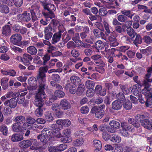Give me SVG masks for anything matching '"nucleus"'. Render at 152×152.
Segmentation results:
<instances>
[{
  "instance_id": "nucleus-1",
  "label": "nucleus",
  "mask_w": 152,
  "mask_h": 152,
  "mask_svg": "<svg viewBox=\"0 0 152 152\" xmlns=\"http://www.w3.org/2000/svg\"><path fill=\"white\" fill-rule=\"evenodd\" d=\"M45 87L43 86L40 87L39 86L38 93L36 95L34 104L38 107H42L44 104L42 99H45L46 97V95L44 91Z\"/></svg>"
},
{
  "instance_id": "nucleus-2",
  "label": "nucleus",
  "mask_w": 152,
  "mask_h": 152,
  "mask_svg": "<svg viewBox=\"0 0 152 152\" xmlns=\"http://www.w3.org/2000/svg\"><path fill=\"white\" fill-rule=\"evenodd\" d=\"M48 68L46 67H40L39 69V74L37 78L39 84V86L46 87V78L45 72H47Z\"/></svg>"
},
{
  "instance_id": "nucleus-3",
  "label": "nucleus",
  "mask_w": 152,
  "mask_h": 152,
  "mask_svg": "<svg viewBox=\"0 0 152 152\" xmlns=\"http://www.w3.org/2000/svg\"><path fill=\"white\" fill-rule=\"evenodd\" d=\"M145 116L142 115L138 114L135 117L137 121H140L141 125L144 127L149 129H151L152 127V121L151 122L148 120L145 119Z\"/></svg>"
},
{
  "instance_id": "nucleus-4",
  "label": "nucleus",
  "mask_w": 152,
  "mask_h": 152,
  "mask_svg": "<svg viewBox=\"0 0 152 152\" xmlns=\"http://www.w3.org/2000/svg\"><path fill=\"white\" fill-rule=\"evenodd\" d=\"M122 130L121 133L124 137L127 136L130 132H133L134 129L132 126L129 123L125 122H123L121 124Z\"/></svg>"
},
{
  "instance_id": "nucleus-5",
  "label": "nucleus",
  "mask_w": 152,
  "mask_h": 152,
  "mask_svg": "<svg viewBox=\"0 0 152 152\" xmlns=\"http://www.w3.org/2000/svg\"><path fill=\"white\" fill-rule=\"evenodd\" d=\"M56 88L57 89L54 92V96H52L49 100L51 103L52 102V99L56 100V97L61 98L64 96L65 95V93L62 91L63 88L61 86L59 85H56Z\"/></svg>"
},
{
  "instance_id": "nucleus-6",
  "label": "nucleus",
  "mask_w": 152,
  "mask_h": 152,
  "mask_svg": "<svg viewBox=\"0 0 152 152\" xmlns=\"http://www.w3.org/2000/svg\"><path fill=\"white\" fill-rule=\"evenodd\" d=\"M110 36L108 37L107 39L110 42L111 46L115 47L118 45V42L117 41L116 37L118 36V34L115 31L112 32L110 33Z\"/></svg>"
},
{
  "instance_id": "nucleus-7",
  "label": "nucleus",
  "mask_w": 152,
  "mask_h": 152,
  "mask_svg": "<svg viewBox=\"0 0 152 152\" xmlns=\"http://www.w3.org/2000/svg\"><path fill=\"white\" fill-rule=\"evenodd\" d=\"M22 37L19 34H12L10 38V42L14 45H19L21 43Z\"/></svg>"
},
{
  "instance_id": "nucleus-8",
  "label": "nucleus",
  "mask_w": 152,
  "mask_h": 152,
  "mask_svg": "<svg viewBox=\"0 0 152 152\" xmlns=\"http://www.w3.org/2000/svg\"><path fill=\"white\" fill-rule=\"evenodd\" d=\"M39 7L37 4H34L31 6V12L32 15V20L35 21L37 19L36 14L40 13L39 10Z\"/></svg>"
},
{
  "instance_id": "nucleus-9",
  "label": "nucleus",
  "mask_w": 152,
  "mask_h": 152,
  "mask_svg": "<svg viewBox=\"0 0 152 152\" xmlns=\"http://www.w3.org/2000/svg\"><path fill=\"white\" fill-rule=\"evenodd\" d=\"M37 142L36 139H31L29 140H23L19 142V145L20 147L26 148L31 146L32 144H35Z\"/></svg>"
},
{
  "instance_id": "nucleus-10",
  "label": "nucleus",
  "mask_w": 152,
  "mask_h": 152,
  "mask_svg": "<svg viewBox=\"0 0 152 152\" xmlns=\"http://www.w3.org/2000/svg\"><path fill=\"white\" fill-rule=\"evenodd\" d=\"M18 58H20L21 62L25 65L30 64L33 59L31 56L28 53L23 54L22 57L18 56Z\"/></svg>"
},
{
  "instance_id": "nucleus-11",
  "label": "nucleus",
  "mask_w": 152,
  "mask_h": 152,
  "mask_svg": "<svg viewBox=\"0 0 152 152\" xmlns=\"http://www.w3.org/2000/svg\"><path fill=\"white\" fill-rule=\"evenodd\" d=\"M60 106L58 104L55 103L52 106V110L55 112L56 115L58 118H61L63 115V112L60 110Z\"/></svg>"
},
{
  "instance_id": "nucleus-12",
  "label": "nucleus",
  "mask_w": 152,
  "mask_h": 152,
  "mask_svg": "<svg viewBox=\"0 0 152 152\" xmlns=\"http://www.w3.org/2000/svg\"><path fill=\"white\" fill-rule=\"evenodd\" d=\"M52 27L50 24L46 27L44 29L45 38L47 40H49L52 37L53 34L51 32Z\"/></svg>"
},
{
  "instance_id": "nucleus-13",
  "label": "nucleus",
  "mask_w": 152,
  "mask_h": 152,
  "mask_svg": "<svg viewBox=\"0 0 152 152\" xmlns=\"http://www.w3.org/2000/svg\"><path fill=\"white\" fill-rule=\"evenodd\" d=\"M148 73L146 74L144 77V83L146 85H148V82L151 83L152 79L151 77V73L152 72V66L147 69Z\"/></svg>"
},
{
  "instance_id": "nucleus-14",
  "label": "nucleus",
  "mask_w": 152,
  "mask_h": 152,
  "mask_svg": "<svg viewBox=\"0 0 152 152\" xmlns=\"http://www.w3.org/2000/svg\"><path fill=\"white\" fill-rule=\"evenodd\" d=\"M91 58L96 64L101 65L103 66H105V64L102 60V57L101 55H93L91 56Z\"/></svg>"
},
{
  "instance_id": "nucleus-15",
  "label": "nucleus",
  "mask_w": 152,
  "mask_h": 152,
  "mask_svg": "<svg viewBox=\"0 0 152 152\" xmlns=\"http://www.w3.org/2000/svg\"><path fill=\"white\" fill-rule=\"evenodd\" d=\"M149 83L148 82V85H146L144 83V80H143V84L145 86L142 90V93L145 96L146 99L152 98V94H151V89L149 90L148 89V88L150 86V85Z\"/></svg>"
},
{
  "instance_id": "nucleus-16",
  "label": "nucleus",
  "mask_w": 152,
  "mask_h": 152,
  "mask_svg": "<svg viewBox=\"0 0 152 152\" xmlns=\"http://www.w3.org/2000/svg\"><path fill=\"white\" fill-rule=\"evenodd\" d=\"M109 125L110 126L111 128L108 130L109 132L113 133L115 132L116 129L119 128V123L115 121H112L110 122Z\"/></svg>"
},
{
  "instance_id": "nucleus-17",
  "label": "nucleus",
  "mask_w": 152,
  "mask_h": 152,
  "mask_svg": "<svg viewBox=\"0 0 152 152\" xmlns=\"http://www.w3.org/2000/svg\"><path fill=\"white\" fill-rule=\"evenodd\" d=\"M56 123L58 125L65 127H69L71 124L69 119H58L56 121Z\"/></svg>"
},
{
  "instance_id": "nucleus-18",
  "label": "nucleus",
  "mask_w": 152,
  "mask_h": 152,
  "mask_svg": "<svg viewBox=\"0 0 152 152\" xmlns=\"http://www.w3.org/2000/svg\"><path fill=\"white\" fill-rule=\"evenodd\" d=\"M5 106H8L10 108H14L17 105V102L16 99L15 98H12L10 100L6 101L4 103Z\"/></svg>"
},
{
  "instance_id": "nucleus-19",
  "label": "nucleus",
  "mask_w": 152,
  "mask_h": 152,
  "mask_svg": "<svg viewBox=\"0 0 152 152\" xmlns=\"http://www.w3.org/2000/svg\"><path fill=\"white\" fill-rule=\"evenodd\" d=\"M19 19L23 21H28L31 19V15L29 13L25 12L22 14L18 15Z\"/></svg>"
},
{
  "instance_id": "nucleus-20",
  "label": "nucleus",
  "mask_w": 152,
  "mask_h": 152,
  "mask_svg": "<svg viewBox=\"0 0 152 152\" xmlns=\"http://www.w3.org/2000/svg\"><path fill=\"white\" fill-rule=\"evenodd\" d=\"M56 66L57 68L56 69H52L48 71V72L51 73L52 72H61L63 71V69L62 68L63 64L62 63L60 62H56Z\"/></svg>"
},
{
  "instance_id": "nucleus-21",
  "label": "nucleus",
  "mask_w": 152,
  "mask_h": 152,
  "mask_svg": "<svg viewBox=\"0 0 152 152\" xmlns=\"http://www.w3.org/2000/svg\"><path fill=\"white\" fill-rule=\"evenodd\" d=\"M60 104L62 108L64 110H68L71 107L70 103L65 99L62 100L61 101Z\"/></svg>"
},
{
  "instance_id": "nucleus-22",
  "label": "nucleus",
  "mask_w": 152,
  "mask_h": 152,
  "mask_svg": "<svg viewBox=\"0 0 152 152\" xmlns=\"http://www.w3.org/2000/svg\"><path fill=\"white\" fill-rule=\"evenodd\" d=\"M10 137L11 140L13 142H18L23 139L22 135L17 133L13 134Z\"/></svg>"
},
{
  "instance_id": "nucleus-23",
  "label": "nucleus",
  "mask_w": 152,
  "mask_h": 152,
  "mask_svg": "<svg viewBox=\"0 0 152 152\" xmlns=\"http://www.w3.org/2000/svg\"><path fill=\"white\" fill-rule=\"evenodd\" d=\"M12 0H8L7 2L9 6H12L13 4L16 7H20L22 4L23 0H13V3L12 2Z\"/></svg>"
},
{
  "instance_id": "nucleus-24",
  "label": "nucleus",
  "mask_w": 152,
  "mask_h": 152,
  "mask_svg": "<svg viewBox=\"0 0 152 152\" xmlns=\"http://www.w3.org/2000/svg\"><path fill=\"white\" fill-rule=\"evenodd\" d=\"M11 33V31L9 26L6 25L2 28V34L6 36H9Z\"/></svg>"
},
{
  "instance_id": "nucleus-25",
  "label": "nucleus",
  "mask_w": 152,
  "mask_h": 152,
  "mask_svg": "<svg viewBox=\"0 0 152 152\" xmlns=\"http://www.w3.org/2000/svg\"><path fill=\"white\" fill-rule=\"evenodd\" d=\"M122 106V104L120 101L116 100L112 103V107L113 109L115 110L120 109Z\"/></svg>"
},
{
  "instance_id": "nucleus-26",
  "label": "nucleus",
  "mask_w": 152,
  "mask_h": 152,
  "mask_svg": "<svg viewBox=\"0 0 152 152\" xmlns=\"http://www.w3.org/2000/svg\"><path fill=\"white\" fill-rule=\"evenodd\" d=\"M27 52L30 55H35L37 52V50L36 48L34 46H30L26 49Z\"/></svg>"
},
{
  "instance_id": "nucleus-27",
  "label": "nucleus",
  "mask_w": 152,
  "mask_h": 152,
  "mask_svg": "<svg viewBox=\"0 0 152 152\" xmlns=\"http://www.w3.org/2000/svg\"><path fill=\"white\" fill-rule=\"evenodd\" d=\"M61 35L60 33L58 32L54 34L52 37V43L54 44L59 42L60 40Z\"/></svg>"
},
{
  "instance_id": "nucleus-28",
  "label": "nucleus",
  "mask_w": 152,
  "mask_h": 152,
  "mask_svg": "<svg viewBox=\"0 0 152 152\" xmlns=\"http://www.w3.org/2000/svg\"><path fill=\"white\" fill-rule=\"evenodd\" d=\"M136 35L135 39L134 37H132V39L134 41V43L137 45V44H140L142 43V38L141 36L139 34H137Z\"/></svg>"
},
{
  "instance_id": "nucleus-29",
  "label": "nucleus",
  "mask_w": 152,
  "mask_h": 152,
  "mask_svg": "<svg viewBox=\"0 0 152 152\" xmlns=\"http://www.w3.org/2000/svg\"><path fill=\"white\" fill-rule=\"evenodd\" d=\"M1 145L3 149L5 150L10 148V145L9 144L8 141L7 139L2 140L1 142Z\"/></svg>"
},
{
  "instance_id": "nucleus-30",
  "label": "nucleus",
  "mask_w": 152,
  "mask_h": 152,
  "mask_svg": "<svg viewBox=\"0 0 152 152\" xmlns=\"http://www.w3.org/2000/svg\"><path fill=\"white\" fill-rule=\"evenodd\" d=\"M0 132L3 135L7 136L8 134V128L7 126L4 125H1L0 126Z\"/></svg>"
},
{
  "instance_id": "nucleus-31",
  "label": "nucleus",
  "mask_w": 152,
  "mask_h": 152,
  "mask_svg": "<svg viewBox=\"0 0 152 152\" xmlns=\"http://www.w3.org/2000/svg\"><path fill=\"white\" fill-rule=\"evenodd\" d=\"M70 79L71 82L75 85H78L80 82V78L77 76H72Z\"/></svg>"
},
{
  "instance_id": "nucleus-32",
  "label": "nucleus",
  "mask_w": 152,
  "mask_h": 152,
  "mask_svg": "<svg viewBox=\"0 0 152 152\" xmlns=\"http://www.w3.org/2000/svg\"><path fill=\"white\" fill-rule=\"evenodd\" d=\"M25 117L22 115H18L15 117L14 118V121L19 124H23L25 122Z\"/></svg>"
},
{
  "instance_id": "nucleus-33",
  "label": "nucleus",
  "mask_w": 152,
  "mask_h": 152,
  "mask_svg": "<svg viewBox=\"0 0 152 152\" xmlns=\"http://www.w3.org/2000/svg\"><path fill=\"white\" fill-rule=\"evenodd\" d=\"M139 86L137 85H133L132 87L131 91L134 95L138 96L140 94H141L139 90Z\"/></svg>"
},
{
  "instance_id": "nucleus-34",
  "label": "nucleus",
  "mask_w": 152,
  "mask_h": 152,
  "mask_svg": "<svg viewBox=\"0 0 152 152\" xmlns=\"http://www.w3.org/2000/svg\"><path fill=\"white\" fill-rule=\"evenodd\" d=\"M9 78L7 77H4L2 78L1 80V83L3 89H6L8 87L7 82Z\"/></svg>"
},
{
  "instance_id": "nucleus-35",
  "label": "nucleus",
  "mask_w": 152,
  "mask_h": 152,
  "mask_svg": "<svg viewBox=\"0 0 152 152\" xmlns=\"http://www.w3.org/2000/svg\"><path fill=\"white\" fill-rule=\"evenodd\" d=\"M12 127V131L15 132H19L21 130V127L19 124L16 122L13 124Z\"/></svg>"
},
{
  "instance_id": "nucleus-36",
  "label": "nucleus",
  "mask_w": 152,
  "mask_h": 152,
  "mask_svg": "<svg viewBox=\"0 0 152 152\" xmlns=\"http://www.w3.org/2000/svg\"><path fill=\"white\" fill-rule=\"evenodd\" d=\"M37 82L36 79L34 77H30L28 80V83L30 86L32 87H35L37 85Z\"/></svg>"
},
{
  "instance_id": "nucleus-37",
  "label": "nucleus",
  "mask_w": 152,
  "mask_h": 152,
  "mask_svg": "<svg viewBox=\"0 0 152 152\" xmlns=\"http://www.w3.org/2000/svg\"><path fill=\"white\" fill-rule=\"evenodd\" d=\"M110 140L113 142L119 143L121 142V138L118 135L113 134L112 135Z\"/></svg>"
},
{
  "instance_id": "nucleus-38",
  "label": "nucleus",
  "mask_w": 152,
  "mask_h": 152,
  "mask_svg": "<svg viewBox=\"0 0 152 152\" xmlns=\"http://www.w3.org/2000/svg\"><path fill=\"white\" fill-rule=\"evenodd\" d=\"M61 140L62 142L68 143L71 142L72 139L71 136H64L61 138Z\"/></svg>"
},
{
  "instance_id": "nucleus-39",
  "label": "nucleus",
  "mask_w": 152,
  "mask_h": 152,
  "mask_svg": "<svg viewBox=\"0 0 152 152\" xmlns=\"http://www.w3.org/2000/svg\"><path fill=\"white\" fill-rule=\"evenodd\" d=\"M84 142L83 139H77L73 141V145L76 147H80L82 145Z\"/></svg>"
},
{
  "instance_id": "nucleus-40",
  "label": "nucleus",
  "mask_w": 152,
  "mask_h": 152,
  "mask_svg": "<svg viewBox=\"0 0 152 152\" xmlns=\"http://www.w3.org/2000/svg\"><path fill=\"white\" fill-rule=\"evenodd\" d=\"M85 88L84 85L83 84H81L78 86L77 90V94L78 95H81L84 91Z\"/></svg>"
},
{
  "instance_id": "nucleus-41",
  "label": "nucleus",
  "mask_w": 152,
  "mask_h": 152,
  "mask_svg": "<svg viewBox=\"0 0 152 152\" xmlns=\"http://www.w3.org/2000/svg\"><path fill=\"white\" fill-rule=\"evenodd\" d=\"M85 85L87 88L89 89L94 87L95 84L93 81L88 80L86 81Z\"/></svg>"
},
{
  "instance_id": "nucleus-42",
  "label": "nucleus",
  "mask_w": 152,
  "mask_h": 152,
  "mask_svg": "<svg viewBox=\"0 0 152 152\" xmlns=\"http://www.w3.org/2000/svg\"><path fill=\"white\" fill-rule=\"evenodd\" d=\"M0 12L1 13H7L9 12L8 7L4 5H0Z\"/></svg>"
},
{
  "instance_id": "nucleus-43",
  "label": "nucleus",
  "mask_w": 152,
  "mask_h": 152,
  "mask_svg": "<svg viewBox=\"0 0 152 152\" xmlns=\"http://www.w3.org/2000/svg\"><path fill=\"white\" fill-rule=\"evenodd\" d=\"M121 13L125 16H128L129 18L132 19L134 14L131 13V11L129 10H124L121 11Z\"/></svg>"
},
{
  "instance_id": "nucleus-44",
  "label": "nucleus",
  "mask_w": 152,
  "mask_h": 152,
  "mask_svg": "<svg viewBox=\"0 0 152 152\" xmlns=\"http://www.w3.org/2000/svg\"><path fill=\"white\" fill-rule=\"evenodd\" d=\"M128 123H130L132 124L134 126L137 128L139 127L140 126V124L136 121H135L134 119L129 118L128 120Z\"/></svg>"
},
{
  "instance_id": "nucleus-45",
  "label": "nucleus",
  "mask_w": 152,
  "mask_h": 152,
  "mask_svg": "<svg viewBox=\"0 0 152 152\" xmlns=\"http://www.w3.org/2000/svg\"><path fill=\"white\" fill-rule=\"evenodd\" d=\"M42 133L47 138L48 137L50 136L52 134L51 132L49 130L48 128H45L42 131Z\"/></svg>"
},
{
  "instance_id": "nucleus-46",
  "label": "nucleus",
  "mask_w": 152,
  "mask_h": 152,
  "mask_svg": "<svg viewBox=\"0 0 152 152\" xmlns=\"http://www.w3.org/2000/svg\"><path fill=\"white\" fill-rule=\"evenodd\" d=\"M151 47H148L145 49L140 50V52L143 54L148 55L151 53Z\"/></svg>"
},
{
  "instance_id": "nucleus-47",
  "label": "nucleus",
  "mask_w": 152,
  "mask_h": 152,
  "mask_svg": "<svg viewBox=\"0 0 152 152\" xmlns=\"http://www.w3.org/2000/svg\"><path fill=\"white\" fill-rule=\"evenodd\" d=\"M143 40L145 43L147 44L152 43V39L148 35L144 36L143 38Z\"/></svg>"
},
{
  "instance_id": "nucleus-48",
  "label": "nucleus",
  "mask_w": 152,
  "mask_h": 152,
  "mask_svg": "<svg viewBox=\"0 0 152 152\" xmlns=\"http://www.w3.org/2000/svg\"><path fill=\"white\" fill-rule=\"evenodd\" d=\"M47 138L46 137L43 135V134L42 133L41 134H39L37 136L38 139L40 140L41 142L45 143H46L48 142Z\"/></svg>"
},
{
  "instance_id": "nucleus-49",
  "label": "nucleus",
  "mask_w": 152,
  "mask_h": 152,
  "mask_svg": "<svg viewBox=\"0 0 152 152\" xmlns=\"http://www.w3.org/2000/svg\"><path fill=\"white\" fill-rule=\"evenodd\" d=\"M10 48L12 50L16 53H21L23 52V50L22 49L14 45L11 46Z\"/></svg>"
},
{
  "instance_id": "nucleus-50",
  "label": "nucleus",
  "mask_w": 152,
  "mask_h": 152,
  "mask_svg": "<svg viewBox=\"0 0 152 152\" xmlns=\"http://www.w3.org/2000/svg\"><path fill=\"white\" fill-rule=\"evenodd\" d=\"M126 31L130 37H134L135 34H136L137 33L135 32L133 29L131 27H128L127 28Z\"/></svg>"
},
{
  "instance_id": "nucleus-51",
  "label": "nucleus",
  "mask_w": 152,
  "mask_h": 152,
  "mask_svg": "<svg viewBox=\"0 0 152 152\" xmlns=\"http://www.w3.org/2000/svg\"><path fill=\"white\" fill-rule=\"evenodd\" d=\"M103 25L106 32L108 34H110L111 32L110 29L111 27L109 26L107 23L105 21L103 22Z\"/></svg>"
},
{
  "instance_id": "nucleus-52",
  "label": "nucleus",
  "mask_w": 152,
  "mask_h": 152,
  "mask_svg": "<svg viewBox=\"0 0 152 152\" xmlns=\"http://www.w3.org/2000/svg\"><path fill=\"white\" fill-rule=\"evenodd\" d=\"M95 46L98 49H102L104 47V44L101 41L98 40L96 42Z\"/></svg>"
},
{
  "instance_id": "nucleus-53",
  "label": "nucleus",
  "mask_w": 152,
  "mask_h": 152,
  "mask_svg": "<svg viewBox=\"0 0 152 152\" xmlns=\"http://www.w3.org/2000/svg\"><path fill=\"white\" fill-rule=\"evenodd\" d=\"M94 94V89L91 88L88 90L86 92V95L89 98L92 97Z\"/></svg>"
},
{
  "instance_id": "nucleus-54",
  "label": "nucleus",
  "mask_w": 152,
  "mask_h": 152,
  "mask_svg": "<svg viewBox=\"0 0 152 152\" xmlns=\"http://www.w3.org/2000/svg\"><path fill=\"white\" fill-rule=\"evenodd\" d=\"M45 8L49 12H52L55 10V7L53 4H48L46 6Z\"/></svg>"
},
{
  "instance_id": "nucleus-55",
  "label": "nucleus",
  "mask_w": 152,
  "mask_h": 152,
  "mask_svg": "<svg viewBox=\"0 0 152 152\" xmlns=\"http://www.w3.org/2000/svg\"><path fill=\"white\" fill-rule=\"evenodd\" d=\"M63 71L65 73H69L72 71V68L69 65H66L64 66Z\"/></svg>"
},
{
  "instance_id": "nucleus-56",
  "label": "nucleus",
  "mask_w": 152,
  "mask_h": 152,
  "mask_svg": "<svg viewBox=\"0 0 152 152\" xmlns=\"http://www.w3.org/2000/svg\"><path fill=\"white\" fill-rule=\"evenodd\" d=\"M93 145L96 148L101 149L102 148V144L101 142L98 140H94L93 142Z\"/></svg>"
},
{
  "instance_id": "nucleus-57",
  "label": "nucleus",
  "mask_w": 152,
  "mask_h": 152,
  "mask_svg": "<svg viewBox=\"0 0 152 152\" xmlns=\"http://www.w3.org/2000/svg\"><path fill=\"white\" fill-rule=\"evenodd\" d=\"M104 114V111L102 110H99L95 113V116L98 118H101L103 116Z\"/></svg>"
},
{
  "instance_id": "nucleus-58",
  "label": "nucleus",
  "mask_w": 152,
  "mask_h": 152,
  "mask_svg": "<svg viewBox=\"0 0 152 152\" xmlns=\"http://www.w3.org/2000/svg\"><path fill=\"white\" fill-rule=\"evenodd\" d=\"M71 53L72 56L74 58H77L80 55L79 51L76 49H74L72 50Z\"/></svg>"
},
{
  "instance_id": "nucleus-59",
  "label": "nucleus",
  "mask_w": 152,
  "mask_h": 152,
  "mask_svg": "<svg viewBox=\"0 0 152 152\" xmlns=\"http://www.w3.org/2000/svg\"><path fill=\"white\" fill-rule=\"evenodd\" d=\"M67 145L65 144H61L57 146L59 152H61L67 148Z\"/></svg>"
},
{
  "instance_id": "nucleus-60",
  "label": "nucleus",
  "mask_w": 152,
  "mask_h": 152,
  "mask_svg": "<svg viewBox=\"0 0 152 152\" xmlns=\"http://www.w3.org/2000/svg\"><path fill=\"white\" fill-rule=\"evenodd\" d=\"M70 85L69 84H67L66 85V88H68L69 87V91L72 94H74L76 92V88L75 86H71L69 87Z\"/></svg>"
},
{
  "instance_id": "nucleus-61",
  "label": "nucleus",
  "mask_w": 152,
  "mask_h": 152,
  "mask_svg": "<svg viewBox=\"0 0 152 152\" xmlns=\"http://www.w3.org/2000/svg\"><path fill=\"white\" fill-rule=\"evenodd\" d=\"M94 35L97 38L101 37V34L102 31L97 29H94L93 31Z\"/></svg>"
},
{
  "instance_id": "nucleus-62",
  "label": "nucleus",
  "mask_w": 152,
  "mask_h": 152,
  "mask_svg": "<svg viewBox=\"0 0 152 152\" xmlns=\"http://www.w3.org/2000/svg\"><path fill=\"white\" fill-rule=\"evenodd\" d=\"M42 111L43 110L42 109V107H38L36 110L35 113L37 116L40 117L42 115Z\"/></svg>"
},
{
  "instance_id": "nucleus-63",
  "label": "nucleus",
  "mask_w": 152,
  "mask_h": 152,
  "mask_svg": "<svg viewBox=\"0 0 152 152\" xmlns=\"http://www.w3.org/2000/svg\"><path fill=\"white\" fill-rule=\"evenodd\" d=\"M45 118L47 121L50 122L53 120V117L50 112H47L45 115Z\"/></svg>"
},
{
  "instance_id": "nucleus-64",
  "label": "nucleus",
  "mask_w": 152,
  "mask_h": 152,
  "mask_svg": "<svg viewBox=\"0 0 152 152\" xmlns=\"http://www.w3.org/2000/svg\"><path fill=\"white\" fill-rule=\"evenodd\" d=\"M49 152H59L57 146H50L48 147Z\"/></svg>"
}]
</instances>
